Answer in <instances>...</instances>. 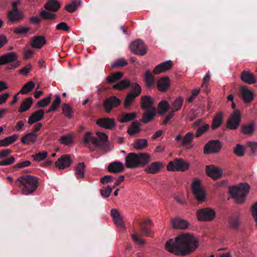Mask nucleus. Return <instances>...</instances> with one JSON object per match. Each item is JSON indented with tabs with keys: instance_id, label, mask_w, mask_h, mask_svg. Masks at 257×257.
Instances as JSON below:
<instances>
[{
	"instance_id": "obj_58",
	"label": "nucleus",
	"mask_w": 257,
	"mask_h": 257,
	"mask_svg": "<svg viewBox=\"0 0 257 257\" xmlns=\"http://www.w3.org/2000/svg\"><path fill=\"white\" fill-rule=\"evenodd\" d=\"M6 159L0 160V166H6L13 164L15 161V158L14 156H10Z\"/></svg>"
},
{
	"instance_id": "obj_61",
	"label": "nucleus",
	"mask_w": 257,
	"mask_h": 257,
	"mask_svg": "<svg viewBox=\"0 0 257 257\" xmlns=\"http://www.w3.org/2000/svg\"><path fill=\"white\" fill-rule=\"evenodd\" d=\"M234 153L237 156L242 157L244 155L243 147L240 144H237L234 150Z\"/></svg>"
},
{
	"instance_id": "obj_37",
	"label": "nucleus",
	"mask_w": 257,
	"mask_h": 257,
	"mask_svg": "<svg viewBox=\"0 0 257 257\" xmlns=\"http://www.w3.org/2000/svg\"><path fill=\"white\" fill-rule=\"evenodd\" d=\"M33 99L31 97L25 99L21 103L19 109V112L22 113L26 111L31 106Z\"/></svg>"
},
{
	"instance_id": "obj_53",
	"label": "nucleus",
	"mask_w": 257,
	"mask_h": 257,
	"mask_svg": "<svg viewBox=\"0 0 257 257\" xmlns=\"http://www.w3.org/2000/svg\"><path fill=\"white\" fill-rule=\"evenodd\" d=\"M40 15L43 19L46 20H53L56 17L55 14L44 10L40 11Z\"/></svg>"
},
{
	"instance_id": "obj_35",
	"label": "nucleus",
	"mask_w": 257,
	"mask_h": 257,
	"mask_svg": "<svg viewBox=\"0 0 257 257\" xmlns=\"http://www.w3.org/2000/svg\"><path fill=\"white\" fill-rule=\"evenodd\" d=\"M75 175L77 179H83L84 177L85 167L83 163H79L74 169Z\"/></svg>"
},
{
	"instance_id": "obj_1",
	"label": "nucleus",
	"mask_w": 257,
	"mask_h": 257,
	"mask_svg": "<svg viewBox=\"0 0 257 257\" xmlns=\"http://www.w3.org/2000/svg\"><path fill=\"white\" fill-rule=\"evenodd\" d=\"M198 246V240L194 235L183 233L174 239H169L166 243L165 248L176 255L186 256L194 251Z\"/></svg>"
},
{
	"instance_id": "obj_33",
	"label": "nucleus",
	"mask_w": 257,
	"mask_h": 257,
	"mask_svg": "<svg viewBox=\"0 0 257 257\" xmlns=\"http://www.w3.org/2000/svg\"><path fill=\"white\" fill-rule=\"evenodd\" d=\"M137 116V113L135 112L127 113H121L118 116V120L120 122H127L135 119Z\"/></svg>"
},
{
	"instance_id": "obj_24",
	"label": "nucleus",
	"mask_w": 257,
	"mask_h": 257,
	"mask_svg": "<svg viewBox=\"0 0 257 257\" xmlns=\"http://www.w3.org/2000/svg\"><path fill=\"white\" fill-rule=\"evenodd\" d=\"M46 43L45 38L43 36H34L31 42V46L33 48L41 49Z\"/></svg>"
},
{
	"instance_id": "obj_16",
	"label": "nucleus",
	"mask_w": 257,
	"mask_h": 257,
	"mask_svg": "<svg viewBox=\"0 0 257 257\" xmlns=\"http://www.w3.org/2000/svg\"><path fill=\"white\" fill-rule=\"evenodd\" d=\"M172 66L173 62L172 61H167L156 66L153 72L154 74L157 75L169 70Z\"/></svg>"
},
{
	"instance_id": "obj_46",
	"label": "nucleus",
	"mask_w": 257,
	"mask_h": 257,
	"mask_svg": "<svg viewBox=\"0 0 257 257\" xmlns=\"http://www.w3.org/2000/svg\"><path fill=\"white\" fill-rule=\"evenodd\" d=\"M140 131V123L135 121L132 123V126L131 128H128L127 131V133L133 136L136 134L138 133Z\"/></svg>"
},
{
	"instance_id": "obj_23",
	"label": "nucleus",
	"mask_w": 257,
	"mask_h": 257,
	"mask_svg": "<svg viewBox=\"0 0 257 257\" xmlns=\"http://www.w3.org/2000/svg\"><path fill=\"white\" fill-rule=\"evenodd\" d=\"M124 170L123 164L119 161H115L109 164L107 170L112 173H119Z\"/></svg>"
},
{
	"instance_id": "obj_54",
	"label": "nucleus",
	"mask_w": 257,
	"mask_h": 257,
	"mask_svg": "<svg viewBox=\"0 0 257 257\" xmlns=\"http://www.w3.org/2000/svg\"><path fill=\"white\" fill-rule=\"evenodd\" d=\"M47 155L48 153L46 151H42L33 155L32 157L35 161L40 162L46 158Z\"/></svg>"
},
{
	"instance_id": "obj_60",
	"label": "nucleus",
	"mask_w": 257,
	"mask_h": 257,
	"mask_svg": "<svg viewBox=\"0 0 257 257\" xmlns=\"http://www.w3.org/2000/svg\"><path fill=\"white\" fill-rule=\"evenodd\" d=\"M210 125L208 124H205L202 126L199 127L197 129L196 131V137H200L209 128Z\"/></svg>"
},
{
	"instance_id": "obj_49",
	"label": "nucleus",
	"mask_w": 257,
	"mask_h": 257,
	"mask_svg": "<svg viewBox=\"0 0 257 257\" xmlns=\"http://www.w3.org/2000/svg\"><path fill=\"white\" fill-rule=\"evenodd\" d=\"M59 142L60 143L65 145H69L73 143V137L70 134L62 136L60 139Z\"/></svg>"
},
{
	"instance_id": "obj_51",
	"label": "nucleus",
	"mask_w": 257,
	"mask_h": 257,
	"mask_svg": "<svg viewBox=\"0 0 257 257\" xmlns=\"http://www.w3.org/2000/svg\"><path fill=\"white\" fill-rule=\"evenodd\" d=\"M194 134L192 132L187 133L182 140V144L184 146H188L194 138Z\"/></svg>"
},
{
	"instance_id": "obj_50",
	"label": "nucleus",
	"mask_w": 257,
	"mask_h": 257,
	"mask_svg": "<svg viewBox=\"0 0 257 257\" xmlns=\"http://www.w3.org/2000/svg\"><path fill=\"white\" fill-rule=\"evenodd\" d=\"M127 65V62L123 58L116 60L114 62L111 64V68H116L122 67Z\"/></svg>"
},
{
	"instance_id": "obj_45",
	"label": "nucleus",
	"mask_w": 257,
	"mask_h": 257,
	"mask_svg": "<svg viewBox=\"0 0 257 257\" xmlns=\"http://www.w3.org/2000/svg\"><path fill=\"white\" fill-rule=\"evenodd\" d=\"M240 219L238 216L230 217L228 220L230 228L236 230L239 226Z\"/></svg>"
},
{
	"instance_id": "obj_30",
	"label": "nucleus",
	"mask_w": 257,
	"mask_h": 257,
	"mask_svg": "<svg viewBox=\"0 0 257 257\" xmlns=\"http://www.w3.org/2000/svg\"><path fill=\"white\" fill-rule=\"evenodd\" d=\"M60 7V4L57 0H48L45 4L44 8L46 10L57 12Z\"/></svg>"
},
{
	"instance_id": "obj_38",
	"label": "nucleus",
	"mask_w": 257,
	"mask_h": 257,
	"mask_svg": "<svg viewBox=\"0 0 257 257\" xmlns=\"http://www.w3.org/2000/svg\"><path fill=\"white\" fill-rule=\"evenodd\" d=\"M62 110L63 114L68 119H70L73 117V109L69 104L63 103L62 105Z\"/></svg>"
},
{
	"instance_id": "obj_4",
	"label": "nucleus",
	"mask_w": 257,
	"mask_h": 257,
	"mask_svg": "<svg viewBox=\"0 0 257 257\" xmlns=\"http://www.w3.org/2000/svg\"><path fill=\"white\" fill-rule=\"evenodd\" d=\"M249 189L248 184L240 183L238 186L230 187L229 192L232 198L235 199L237 203H242L244 202Z\"/></svg>"
},
{
	"instance_id": "obj_32",
	"label": "nucleus",
	"mask_w": 257,
	"mask_h": 257,
	"mask_svg": "<svg viewBox=\"0 0 257 257\" xmlns=\"http://www.w3.org/2000/svg\"><path fill=\"white\" fill-rule=\"evenodd\" d=\"M153 100L151 97L148 95L143 96L141 98V107L143 109H150L152 107Z\"/></svg>"
},
{
	"instance_id": "obj_9",
	"label": "nucleus",
	"mask_w": 257,
	"mask_h": 257,
	"mask_svg": "<svg viewBox=\"0 0 257 257\" xmlns=\"http://www.w3.org/2000/svg\"><path fill=\"white\" fill-rule=\"evenodd\" d=\"M241 122V115L239 110H235L231 114L226 123V128L230 130H236Z\"/></svg>"
},
{
	"instance_id": "obj_36",
	"label": "nucleus",
	"mask_w": 257,
	"mask_h": 257,
	"mask_svg": "<svg viewBox=\"0 0 257 257\" xmlns=\"http://www.w3.org/2000/svg\"><path fill=\"white\" fill-rule=\"evenodd\" d=\"M223 122V116L221 112L217 113L214 117L211 124V128L216 130L218 128Z\"/></svg>"
},
{
	"instance_id": "obj_12",
	"label": "nucleus",
	"mask_w": 257,
	"mask_h": 257,
	"mask_svg": "<svg viewBox=\"0 0 257 257\" xmlns=\"http://www.w3.org/2000/svg\"><path fill=\"white\" fill-rule=\"evenodd\" d=\"M221 148V144L219 140L210 141L204 147V153L205 154L216 153L220 151Z\"/></svg>"
},
{
	"instance_id": "obj_5",
	"label": "nucleus",
	"mask_w": 257,
	"mask_h": 257,
	"mask_svg": "<svg viewBox=\"0 0 257 257\" xmlns=\"http://www.w3.org/2000/svg\"><path fill=\"white\" fill-rule=\"evenodd\" d=\"M18 59V55L15 52H11L2 55L0 56V66L14 62V63L10 65L9 69L17 68L20 65V62L17 61Z\"/></svg>"
},
{
	"instance_id": "obj_22",
	"label": "nucleus",
	"mask_w": 257,
	"mask_h": 257,
	"mask_svg": "<svg viewBox=\"0 0 257 257\" xmlns=\"http://www.w3.org/2000/svg\"><path fill=\"white\" fill-rule=\"evenodd\" d=\"M170 85V81L168 76L160 78L157 82V86L161 92H165Z\"/></svg>"
},
{
	"instance_id": "obj_2",
	"label": "nucleus",
	"mask_w": 257,
	"mask_h": 257,
	"mask_svg": "<svg viewBox=\"0 0 257 257\" xmlns=\"http://www.w3.org/2000/svg\"><path fill=\"white\" fill-rule=\"evenodd\" d=\"M151 157L146 153H130L125 158V165L129 169L137 168L148 164Z\"/></svg>"
},
{
	"instance_id": "obj_25",
	"label": "nucleus",
	"mask_w": 257,
	"mask_h": 257,
	"mask_svg": "<svg viewBox=\"0 0 257 257\" xmlns=\"http://www.w3.org/2000/svg\"><path fill=\"white\" fill-rule=\"evenodd\" d=\"M163 164L161 162H155L147 166L145 169V171L148 173L155 174L158 173L163 167Z\"/></svg>"
},
{
	"instance_id": "obj_48",
	"label": "nucleus",
	"mask_w": 257,
	"mask_h": 257,
	"mask_svg": "<svg viewBox=\"0 0 257 257\" xmlns=\"http://www.w3.org/2000/svg\"><path fill=\"white\" fill-rule=\"evenodd\" d=\"M147 146L148 141L145 139H138L134 144V147L137 150H142Z\"/></svg>"
},
{
	"instance_id": "obj_39",
	"label": "nucleus",
	"mask_w": 257,
	"mask_h": 257,
	"mask_svg": "<svg viewBox=\"0 0 257 257\" xmlns=\"http://www.w3.org/2000/svg\"><path fill=\"white\" fill-rule=\"evenodd\" d=\"M19 135H14L0 140V147H8L17 141Z\"/></svg>"
},
{
	"instance_id": "obj_52",
	"label": "nucleus",
	"mask_w": 257,
	"mask_h": 257,
	"mask_svg": "<svg viewBox=\"0 0 257 257\" xmlns=\"http://www.w3.org/2000/svg\"><path fill=\"white\" fill-rule=\"evenodd\" d=\"M132 88V90L130 92L138 96L141 93L142 88L141 86L137 83H131V86Z\"/></svg>"
},
{
	"instance_id": "obj_6",
	"label": "nucleus",
	"mask_w": 257,
	"mask_h": 257,
	"mask_svg": "<svg viewBox=\"0 0 257 257\" xmlns=\"http://www.w3.org/2000/svg\"><path fill=\"white\" fill-rule=\"evenodd\" d=\"M191 188L195 198L198 202L202 203L206 200V193L201 185L200 181L198 179H195L191 183Z\"/></svg>"
},
{
	"instance_id": "obj_8",
	"label": "nucleus",
	"mask_w": 257,
	"mask_h": 257,
	"mask_svg": "<svg viewBox=\"0 0 257 257\" xmlns=\"http://www.w3.org/2000/svg\"><path fill=\"white\" fill-rule=\"evenodd\" d=\"M189 167V164L182 159H176L171 161L167 165V170L169 171H185Z\"/></svg>"
},
{
	"instance_id": "obj_19",
	"label": "nucleus",
	"mask_w": 257,
	"mask_h": 257,
	"mask_svg": "<svg viewBox=\"0 0 257 257\" xmlns=\"http://www.w3.org/2000/svg\"><path fill=\"white\" fill-rule=\"evenodd\" d=\"M240 91L242 98L245 103H250L252 101L254 96L253 93L247 87L241 86Z\"/></svg>"
},
{
	"instance_id": "obj_26",
	"label": "nucleus",
	"mask_w": 257,
	"mask_h": 257,
	"mask_svg": "<svg viewBox=\"0 0 257 257\" xmlns=\"http://www.w3.org/2000/svg\"><path fill=\"white\" fill-rule=\"evenodd\" d=\"M111 215L112 216L115 225L117 226L123 227L124 226L123 220L119 212L116 209H112L111 210Z\"/></svg>"
},
{
	"instance_id": "obj_34",
	"label": "nucleus",
	"mask_w": 257,
	"mask_h": 257,
	"mask_svg": "<svg viewBox=\"0 0 257 257\" xmlns=\"http://www.w3.org/2000/svg\"><path fill=\"white\" fill-rule=\"evenodd\" d=\"M144 79L146 85L149 88H152L155 84V78L150 70L146 71L144 74Z\"/></svg>"
},
{
	"instance_id": "obj_10",
	"label": "nucleus",
	"mask_w": 257,
	"mask_h": 257,
	"mask_svg": "<svg viewBox=\"0 0 257 257\" xmlns=\"http://www.w3.org/2000/svg\"><path fill=\"white\" fill-rule=\"evenodd\" d=\"M131 51L137 55L143 56L147 53V48L141 40L134 41L130 46Z\"/></svg>"
},
{
	"instance_id": "obj_14",
	"label": "nucleus",
	"mask_w": 257,
	"mask_h": 257,
	"mask_svg": "<svg viewBox=\"0 0 257 257\" xmlns=\"http://www.w3.org/2000/svg\"><path fill=\"white\" fill-rule=\"evenodd\" d=\"M138 224L140 226V230L143 234L146 236H152V232L145 226L153 225V224L150 219L141 220L139 221Z\"/></svg>"
},
{
	"instance_id": "obj_15",
	"label": "nucleus",
	"mask_w": 257,
	"mask_h": 257,
	"mask_svg": "<svg viewBox=\"0 0 257 257\" xmlns=\"http://www.w3.org/2000/svg\"><path fill=\"white\" fill-rule=\"evenodd\" d=\"M240 79L242 81L248 84L257 83V79L255 76L249 71H243L240 74Z\"/></svg>"
},
{
	"instance_id": "obj_57",
	"label": "nucleus",
	"mask_w": 257,
	"mask_h": 257,
	"mask_svg": "<svg viewBox=\"0 0 257 257\" xmlns=\"http://www.w3.org/2000/svg\"><path fill=\"white\" fill-rule=\"evenodd\" d=\"M30 28L29 27H16L14 30V33L17 35L25 34L29 32Z\"/></svg>"
},
{
	"instance_id": "obj_18",
	"label": "nucleus",
	"mask_w": 257,
	"mask_h": 257,
	"mask_svg": "<svg viewBox=\"0 0 257 257\" xmlns=\"http://www.w3.org/2000/svg\"><path fill=\"white\" fill-rule=\"evenodd\" d=\"M96 123L101 127L109 130L112 129L115 126L114 119L106 117L98 119Z\"/></svg>"
},
{
	"instance_id": "obj_20",
	"label": "nucleus",
	"mask_w": 257,
	"mask_h": 257,
	"mask_svg": "<svg viewBox=\"0 0 257 257\" xmlns=\"http://www.w3.org/2000/svg\"><path fill=\"white\" fill-rule=\"evenodd\" d=\"M206 171L207 174L214 179H218L222 174V171L220 169L212 165L207 166L206 167Z\"/></svg>"
},
{
	"instance_id": "obj_64",
	"label": "nucleus",
	"mask_w": 257,
	"mask_h": 257,
	"mask_svg": "<svg viewBox=\"0 0 257 257\" xmlns=\"http://www.w3.org/2000/svg\"><path fill=\"white\" fill-rule=\"evenodd\" d=\"M251 212L255 221L257 223V202L252 205Z\"/></svg>"
},
{
	"instance_id": "obj_21",
	"label": "nucleus",
	"mask_w": 257,
	"mask_h": 257,
	"mask_svg": "<svg viewBox=\"0 0 257 257\" xmlns=\"http://www.w3.org/2000/svg\"><path fill=\"white\" fill-rule=\"evenodd\" d=\"M44 116V111L43 109H39L34 112L29 117L28 123L32 124L36 122L42 120Z\"/></svg>"
},
{
	"instance_id": "obj_3",
	"label": "nucleus",
	"mask_w": 257,
	"mask_h": 257,
	"mask_svg": "<svg viewBox=\"0 0 257 257\" xmlns=\"http://www.w3.org/2000/svg\"><path fill=\"white\" fill-rule=\"evenodd\" d=\"M38 178L34 176L25 175L20 177L16 185L21 188L23 193L29 195L34 192L38 187Z\"/></svg>"
},
{
	"instance_id": "obj_27",
	"label": "nucleus",
	"mask_w": 257,
	"mask_h": 257,
	"mask_svg": "<svg viewBox=\"0 0 257 257\" xmlns=\"http://www.w3.org/2000/svg\"><path fill=\"white\" fill-rule=\"evenodd\" d=\"M97 138L98 141V145H96V147L98 148H103L108 145V137L103 133H97Z\"/></svg>"
},
{
	"instance_id": "obj_13",
	"label": "nucleus",
	"mask_w": 257,
	"mask_h": 257,
	"mask_svg": "<svg viewBox=\"0 0 257 257\" xmlns=\"http://www.w3.org/2000/svg\"><path fill=\"white\" fill-rule=\"evenodd\" d=\"M121 101L115 96H110L106 99L103 102V106L105 111L109 113L114 107H116L120 104Z\"/></svg>"
},
{
	"instance_id": "obj_59",
	"label": "nucleus",
	"mask_w": 257,
	"mask_h": 257,
	"mask_svg": "<svg viewBox=\"0 0 257 257\" xmlns=\"http://www.w3.org/2000/svg\"><path fill=\"white\" fill-rule=\"evenodd\" d=\"M51 99V96L50 95L39 100L37 102V105L38 107H45V106H47L50 103Z\"/></svg>"
},
{
	"instance_id": "obj_31",
	"label": "nucleus",
	"mask_w": 257,
	"mask_h": 257,
	"mask_svg": "<svg viewBox=\"0 0 257 257\" xmlns=\"http://www.w3.org/2000/svg\"><path fill=\"white\" fill-rule=\"evenodd\" d=\"M172 225L174 228L185 229L188 225V223L186 220L176 218L172 220Z\"/></svg>"
},
{
	"instance_id": "obj_41",
	"label": "nucleus",
	"mask_w": 257,
	"mask_h": 257,
	"mask_svg": "<svg viewBox=\"0 0 257 257\" xmlns=\"http://www.w3.org/2000/svg\"><path fill=\"white\" fill-rule=\"evenodd\" d=\"M131 82L129 80L125 79L118 83L114 84L113 88L115 89L122 90L131 86Z\"/></svg>"
},
{
	"instance_id": "obj_63",
	"label": "nucleus",
	"mask_w": 257,
	"mask_h": 257,
	"mask_svg": "<svg viewBox=\"0 0 257 257\" xmlns=\"http://www.w3.org/2000/svg\"><path fill=\"white\" fill-rule=\"evenodd\" d=\"M112 189H113L112 187L107 186L105 188L100 190L101 195L104 197H108L111 193Z\"/></svg>"
},
{
	"instance_id": "obj_44",
	"label": "nucleus",
	"mask_w": 257,
	"mask_h": 257,
	"mask_svg": "<svg viewBox=\"0 0 257 257\" xmlns=\"http://www.w3.org/2000/svg\"><path fill=\"white\" fill-rule=\"evenodd\" d=\"M255 125L253 123L243 125L241 127V132L245 135H252L254 131Z\"/></svg>"
},
{
	"instance_id": "obj_17",
	"label": "nucleus",
	"mask_w": 257,
	"mask_h": 257,
	"mask_svg": "<svg viewBox=\"0 0 257 257\" xmlns=\"http://www.w3.org/2000/svg\"><path fill=\"white\" fill-rule=\"evenodd\" d=\"M72 161L70 156L67 155L62 156L55 163V166L61 169H63L70 166Z\"/></svg>"
},
{
	"instance_id": "obj_55",
	"label": "nucleus",
	"mask_w": 257,
	"mask_h": 257,
	"mask_svg": "<svg viewBox=\"0 0 257 257\" xmlns=\"http://www.w3.org/2000/svg\"><path fill=\"white\" fill-rule=\"evenodd\" d=\"M183 101L184 99L182 97H179L175 100V101L173 102L172 104V106L174 108V111H178L181 108Z\"/></svg>"
},
{
	"instance_id": "obj_56",
	"label": "nucleus",
	"mask_w": 257,
	"mask_h": 257,
	"mask_svg": "<svg viewBox=\"0 0 257 257\" xmlns=\"http://www.w3.org/2000/svg\"><path fill=\"white\" fill-rule=\"evenodd\" d=\"M137 96L136 95L132 93L131 92H129L128 94L126 95L124 102V105L125 107H127L130 105L131 103L134 101V99L137 97Z\"/></svg>"
},
{
	"instance_id": "obj_62",
	"label": "nucleus",
	"mask_w": 257,
	"mask_h": 257,
	"mask_svg": "<svg viewBox=\"0 0 257 257\" xmlns=\"http://www.w3.org/2000/svg\"><path fill=\"white\" fill-rule=\"evenodd\" d=\"M57 30H63L66 32L70 31V27L67 25L65 22H61L59 23L56 27Z\"/></svg>"
},
{
	"instance_id": "obj_42",
	"label": "nucleus",
	"mask_w": 257,
	"mask_h": 257,
	"mask_svg": "<svg viewBox=\"0 0 257 257\" xmlns=\"http://www.w3.org/2000/svg\"><path fill=\"white\" fill-rule=\"evenodd\" d=\"M123 73L121 72H117L112 75H109L106 78V81L109 83H112L116 82L121 78Z\"/></svg>"
},
{
	"instance_id": "obj_28",
	"label": "nucleus",
	"mask_w": 257,
	"mask_h": 257,
	"mask_svg": "<svg viewBox=\"0 0 257 257\" xmlns=\"http://www.w3.org/2000/svg\"><path fill=\"white\" fill-rule=\"evenodd\" d=\"M38 138V135L34 132L27 133L21 138V142L24 145H28L30 143H34Z\"/></svg>"
},
{
	"instance_id": "obj_11",
	"label": "nucleus",
	"mask_w": 257,
	"mask_h": 257,
	"mask_svg": "<svg viewBox=\"0 0 257 257\" xmlns=\"http://www.w3.org/2000/svg\"><path fill=\"white\" fill-rule=\"evenodd\" d=\"M98 138L92 136L91 132H86L83 137V143L90 151H94L96 145H98Z\"/></svg>"
},
{
	"instance_id": "obj_7",
	"label": "nucleus",
	"mask_w": 257,
	"mask_h": 257,
	"mask_svg": "<svg viewBox=\"0 0 257 257\" xmlns=\"http://www.w3.org/2000/svg\"><path fill=\"white\" fill-rule=\"evenodd\" d=\"M196 215L199 221H211L215 218L216 212L213 209L206 207L199 209Z\"/></svg>"
},
{
	"instance_id": "obj_40",
	"label": "nucleus",
	"mask_w": 257,
	"mask_h": 257,
	"mask_svg": "<svg viewBox=\"0 0 257 257\" xmlns=\"http://www.w3.org/2000/svg\"><path fill=\"white\" fill-rule=\"evenodd\" d=\"M19 13H14L13 14L11 15V13H8V18L9 21L12 22H20L22 20H23L24 18V16L23 13L21 11H19Z\"/></svg>"
},
{
	"instance_id": "obj_29",
	"label": "nucleus",
	"mask_w": 257,
	"mask_h": 257,
	"mask_svg": "<svg viewBox=\"0 0 257 257\" xmlns=\"http://www.w3.org/2000/svg\"><path fill=\"white\" fill-rule=\"evenodd\" d=\"M155 111L156 109L155 107H152L151 109L146 111L143 115L141 121L145 123H149L155 117L156 115Z\"/></svg>"
},
{
	"instance_id": "obj_43",
	"label": "nucleus",
	"mask_w": 257,
	"mask_h": 257,
	"mask_svg": "<svg viewBox=\"0 0 257 257\" xmlns=\"http://www.w3.org/2000/svg\"><path fill=\"white\" fill-rule=\"evenodd\" d=\"M158 113L160 114H164L169 108V104L166 100H162L158 104Z\"/></svg>"
},
{
	"instance_id": "obj_47",
	"label": "nucleus",
	"mask_w": 257,
	"mask_h": 257,
	"mask_svg": "<svg viewBox=\"0 0 257 257\" xmlns=\"http://www.w3.org/2000/svg\"><path fill=\"white\" fill-rule=\"evenodd\" d=\"M35 87L34 83L31 81L26 83L22 88L19 93L22 94H27L31 91Z\"/></svg>"
}]
</instances>
